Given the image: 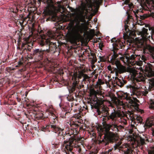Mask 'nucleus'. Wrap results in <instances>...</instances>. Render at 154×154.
Listing matches in <instances>:
<instances>
[{"mask_svg": "<svg viewBox=\"0 0 154 154\" xmlns=\"http://www.w3.org/2000/svg\"><path fill=\"white\" fill-rule=\"evenodd\" d=\"M49 37H51V38H52L53 37V36L52 35H51V36H50Z\"/></svg>", "mask_w": 154, "mask_h": 154, "instance_id": "3c124183", "label": "nucleus"}, {"mask_svg": "<svg viewBox=\"0 0 154 154\" xmlns=\"http://www.w3.org/2000/svg\"><path fill=\"white\" fill-rule=\"evenodd\" d=\"M131 77L133 79L134 83L131 85V87L134 91L137 89H140L142 88L143 85L142 82L145 80L144 76L135 69H131L130 72Z\"/></svg>", "mask_w": 154, "mask_h": 154, "instance_id": "f257e3e1", "label": "nucleus"}, {"mask_svg": "<svg viewBox=\"0 0 154 154\" xmlns=\"http://www.w3.org/2000/svg\"><path fill=\"white\" fill-rule=\"evenodd\" d=\"M50 47L49 45L46 49L42 50V49H37L33 51V54L38 56L39 57V59H41L42 58V55L44 54L45 52L47 53L50 52Z\"/></svg>", "mask_w": 154, "mask_h": 154, "instance_id": "1a4fd4ad", "label": "nucleus"}, {"mask_svg": "<svg viewBox=\"0 0 154 154\" xmlns=\"http://www.w3.org/2000/svg\"><path fill=\"white\" fill-rule=\"evenodd\" d=\"M50 42V41L48 38H44L42 37L39 42V44L41 46H43L45 44H49Z\"/></svg>", "mask_w": 154, "mask_h": 154, "instance_id": "2eb2a0df", "label": "nucleus"}, {"mask_svg": "<svg viewBox=\"0 0 154 154\" xmlns=\"http://www.w3.org/2000/svg\"><path fill=\"white\" fill-rule=\"evenodd\" d=\"M18 11V9L16 8V10H15L14 11V10L13 9L12 11H13V12L14 13H16Z\"/></svg>", "mask_w": 154, "mask_h": 154, "instance_id": "c9c22d12", "label": "nucleus"}, {"mask_svg": "<svg viewBox=\"0 0 154 154\" xmlns=\"http://www.w3.org/2000/svg\"><path fill=\"white\" fill-rule=\"evenodd\" d=\"M84 23H82L79 24V22L76 24L75 27V31H71L69 34V37L71 39H75L79 35V33H82L83 32Z\"/></svg>", "mask_w": 154, "mask_h": 154, "instance_id": "39448f33", "label": "nucleus"}, {"mask_svg": "<svg viewBox=\"0 0 154 154\" xmlns=\"http://www.w3.org/2000/svg\"><path fill=\"white\" fill-rule=\"evenodd\" d=\"M146 74L148 77H154V72L151 68H149L146 71Z\"/></svg>", "mask_w": 154, "mask_h": 154, "instance_id": "f3484780", "label": "nucleus"}, {"mask_svg": "<svg viewBox=\"0 0 154 154\" xmlns=\"http://www.w3.org/2000/svg\"><path fill=\"white\" fill-rule=\"evenodd\" d=\"M115 136V134L112 132H109L107 134H105L103 137V139L100 140V143L106 145L109 142H112L114 139Z\"/></svg>", "mask_w": 154, "mask_h": 154, "instance_id": "6e6552de", "label": "nucleus"}, {"mask_svg": "<svg viewBox=\"0 0 154 154\" xmlns=\"http://www.w3.org/2000/svg\"><path fill=\"white\" fill-rule=\"evenodd\" d=\"M100 61H103V62L105 60H104V58L103 57L100 56Z\"/></svg>", "mask_w": 154, "mask_h": 154, "instance_id": "2f4dec72", "label": "nucleus"}, {"mask_svg": "<svg viewBox=\"0 0 154 154\" xmlns=\"http://www.w3.org/2000/svg\"><path fill=\"white\" fill-rule=\"evenodd\" d=\"M99 135H100V138H101V135L100 134H99Z\"/></svg>", "mask_w": 154, "mask_h": 154, "instance_id": "8fccbe9b", "label": "nucleus"}, {"mask_svg": "<svg viewBox=\"0 0 154 154\" xmlns=\"http://www.w3.org/2000/svg\"><path fill=\"white\" fill-rule=\"evenodd\" d=\"M149 107L150 109L154 110V100H150Z\"/></svg>", "mask_w": 154, "mask_h": 154, "instance_id": "a878e982", "label": "nucleus"}, {"mask_svg": "<svg viewBox=\"0 0 154 154\" xmlns=\"http://www.w3.org/2000/svg\"><path fill=\"white\" fill-rule=\"evenodd\" d=\"M86 5L83 6V9H85L86 5H89V6H91L92 5V2L91 0H86Z\"/></svg>", "mask_w": 154, "mask_h": 154, "instance_id": "4be33fe9", "label": "nucleus"}, {"mask_svg": "<svg viewBox=\"0 0 154 154\" xmlns=\"http://www.w3.org/2000/svg\"><path fill=\"white\" fill-rule=\"evenodd\" d=\"M116 81L117 85L121 87H122L126 83L125 81L123 80L122 78V79L117 78Z\"/></svg>", "mask_w": 154, "mask_h": 154, "instance_id": "a211bd4d", "label": "nucleus"}, {"mask_svg": "<svg viewBox=\"0 0 154 154\" xmlns=\"http://www.w3.org/2000/svg\"><path fill=\"white\" fill-rule=\"evenodd\" d=\"M57 7H58V10L59 11L60 10V9H62V12H64L66 9L64 8V7L63 6H62L59 3L58 4V5H57Z\"/></svg>", "mask_w": 154, "mask_h": 154, "instance_id": "5701e85b", "label": "nucleus"}, {"mask_svg": "<svg viewBox=\"0 0 154 154\" xmlns=\"http://www.w3.org/2000/svg\"><path fill=\"white\" fill-rule=\"evenodd\" d=\"M141 60H143V61H144L146 60L145 57L143 56H142L141 57Z\"/></svg>", "mask_w": 154, "mask_h": 154, "instance_id": "72a5a7b5", "label": "nucleus"}, {"mask_svg": "<svg viewBox=\"0 0 154 154\" xmlns=\"http://www.w3.org/2000/svg\"><path fill=\"white\" fill-rule=\"evenodd\" d=\"M130 24L129 23L128 20H126L125 23V30L126 32H127L129 30L128 28V25H130Z\"/></svg>", "mask_w": 154, "mask_h": 154, "instance_id": "6ab92c4d", "label": "nucleus"}, {"mask_svg": "<svg viewBox=\"0 0 154 154\" xmlns=\"http://www.w3.org/2000/svg\"><path fill=\"white\" fill-rule=\"evenodd\" d=\"M117 56L114 55L112 56V58L110 59V62L113 65H115L116 67L114 68V70L116 74L119 73H121L126 71V69L124 66L122 65L117 59H116Z\"/></svg>", "mask_w": 154, "mask_h": 154, "instance_id": "20e7f679", "label": "nucleus"}, {"mask_svg": "<svg viewBox=\"0 0 154 154\" xmlns=\"http://www.w3.org/2000/svg\"><path fill=\"white\" fill-rule=\"evenodd\" d=\"M53 8H54V9H55V7L54 6H53Z\"/></svg>", "mask_w": 154, "mask_h": 154, "instance_id": "09e8293b", "label": "nucleus"}, {"mask_svg": "<svg viewBox=\"0 0 154 154\" xmlns=\"http://www.w3.org/2000/svg\"><path fill=\"white\" fill-rule=\"evenodd\" d=\"M128 102L130 103H132L133 102V101L132 100H129V101H128Z\"/></svg>", "mask_w": 154, "mask_h": 154, "instance_id": "4c0bfd02", "label": "nucleus"}, {"mask_svg": "<svg viewBox=\"0 0 154 154\" xmlns=\"http://www.w3.org/2000/svg\"><path fill=\"white\" fill-rule=\"evenodd\" d=\"M98 92L95 90L94 89H91L90 91V94L92 95H94L95 97H96L97 94Z\"/></svg>", "mask_w": 154, "mask_h": 154, "instance_id": "412c9836", "label": "nucleus"}, {"mask_svg": "<svg viewBox=\"0 0 154 154\" xmlns=\"http://www.w3.org/2000/svg\"><path fill=\"white\" fill-rule=\"evenodd\" d=\"M131 126L132 128L134 127V125H131Z\"/></svg>", "mask_w": 154, "mask_h": 154, "instance_id": "49530a36", "label": "nucleus"}, {"mask_svg": "<svg viewBox=\"0 0 154 154\" xmlns=\"http://www.w3.org/2000/svg\"><path fill=\"white\" fill-rule=\"evenodd\" d=\"M152 135L154 136V130L152 131ZM148 154H154V147L148 150Z\"/></svg>", "mask_w": 154, "mask_h": 154, "instance_id": "aec40b11", "label": "nucleus"}, {"mask_svg": "<svg viewBox=\"0 0 154 154\" xmlns=\"http://www.w3.org/2000/svg\"><path fill=\"white\" fill-rule=\"evenodd\" d=\"M18 65H20L22 64V63L20 61L19 62H18Z\"/></svg>", "mask_w": 154, "mask_h": 154, "instance_id": "ea45409f", "label": "nucleus"}, {"mask_svg": "<svg viewBox=\"0 0 154 154\" xmlns=\"http://www.w3.org/2000/svg\"><path fill=\"white\" fill-rule=\"evenodd\" d=\"M135 58V56L134 55H131V56L130 59H131L133 60Z\"/></svg>", "mask_w": 154, "mask_h": 154, "instance_id": "473e14b6", "label": "nucleus"}, {"mask_svg": "<svg viewBox=\"0 0 154 154\" xmlns=\"http://www.w3.org/2000/svg\"><path fill=\"white\" fill-rule=\"evenodd\" d=\"M62 137H64V138H63V139H65V137L64 136H63V135H62Z\"/></svg>", "mask_w": 154, "mask_h": 154, "instance_id": "de8ad7c7", "label": "nucleus"}, {"mask_svg": "<svg viewBox=\"0 0 154 154\" xmlns=\"http://www.w3.org/2000/svg\"><path fill=\"white\" fill-rule=\"evenodd\" d=\"M118 105L117 106V107L118 108V109H120L121 107H119V106H122V107H123L124 103L123 102L121 101L120 100H118Z\"/></svg>", "mask_w": 154, "mask_h": 154, "instance_id": "b1692460", "label": "nucleus"}, {"mask_svg": "<svg viewBox=\"0 0 154 154\" xmlns=\"http://www.w3.org/2000/svg\"><path fill=\"white\" fill-rule=\"evenodd\" d=\"M91 55L93 56V58H94V62H95L96 61V59L95 58H94V54H91Z\"/></svg>", "mask_w": 154, "mask_h": 154, "instance_id": "f704fd0d", "label": "nucleus"}, {"mask_svg": "<svg viewBox=\"0 0 154 154\" xmlns=\"http://www.w3.org/2000/svg\"><path fill=\"white\" fill-rule=\"evenodd\" d=\"M100 130L101 132L103 131V129L102 128H100Z\"/></svg>", "mask_w": 154, "mask_h": 154, "instance_id": "a18cd8bd", "label": "nucleus"}, {"mask_svg": "<svg viewBox=\"0 0 154 154\" xmlns=\"http://www.w3.org/2000/svg\"><path fill=\"white\" fill-rule=\"evenodd\" d=\"M102 84V82L101 79H98L97 83V85H100Z\"/></svg>", "mask_w": 154, "mask_h": 154, "instance_id": "7c9ffc66", "label": "nucleus"}, {"mask_svg": "<svg viewBox=\"0 0 154 154\" xmlns=\"http://www.w3.org/2000/svg\"><path fill=\"white\" fill-rule=\"evenodd\" d=\"M145 88H146V89H145L144 90V91H143L142 92V94L144 95V96H146L147 94L148 93V92L149 91V88H148V89H147L146 88V87H145Z\"/></svg>", "mask_w": 154, "mask_h": 154, "instance_id": "bb28decb", "label": "nucleus"}, {"mask_svg": "<svg viewBox=\"0 0 154 154\" xmlns=\"http://www.w3.org/2000/svg\"><path fill=\"white\" fill-rule=\"evenodd\" d=\"M152 120V119L148 118L146 121L145 124H144V126H146L147 127H150L153 125Z\"/></svg>", "mask_w": 154, "mask_h": 154, "instance_id": "dca6fc26", "label": "nucleus"}, {"mask_svg": "<svg viewBox=\"0 0 154 154\" xmlns=\"http://www.w3.org/2000/svg\"><path fill=\"white\" fill-rule=\"evenodd\" d=\"M148 30L147 29L143 28L142 31L139 32L141 37L140 38L139 37L138 40H140L142 42L141 45H142L144 52L146 53L150 52L152 54L153 56L154 57V47H152L148 45H143L142 43L143 42L150 38V35L147 33Z\"/></svg>", "mask_w": 154, "mask_h": 154, "instance_id": "f03ea898", "label": "nucleus"}, {"mask_svg": "<svg viewBox=\"0 0 154 154\" xmlns=\"http://www.w3.org/2000/svg\"><path fill=\"white\" fill-rule=\"evenodd\" d=\"M105 154H111V153H109V152L106 151L105 152Z\"/></svg>", "mask_w": 154, "mask_h": 154, "instance_id": "a19ab883", "label": "nucleus"}, {"mask_svg": "<svg viewBox=\"0 0 154 154\" xmlns=\"http://www.w3.org/2000/svg\"><path fill=\"white\" fill-rule=\"evenodd\" d=\"M121 143H122L120 141H119L117 143L115 144V149H116L119 147L122 148V146H121Z\"/></svg>", "mask_w": 154, "mask_h": 154, "instance_id": "cd10ccee", "label": "nucleus"}, {"mask_svg": "<svg viewBox=\"0 0 154 154\" xmlns=\"http://www.w3.org/2000/svg\"><path fill=\"white\" fill-rule=\"evenodd\" d=\"M122 154H131L132 152L131 148L127 144H125L122 145Z\"/></svg>", "mask_w": 154, "mask_h": 154, "instance_id": "f8f14e48", "label": "nucleus"}, {"mask_svg": "<svg viewBox=\"0 0 154 154\" xmlns=\"http://www.w3.org/2000/svg\"><path fill=\"white\" fill-rule=\"evenodd\" d=\"M141 62H139V63L137 62V65H140L141 64Z\"/></svg>", "mask_w": 154, "mask_h": 154, "instance_id": "79ce46f5", "label": "nucleus"}, {"mask_svg": "<svg viewBox=\"0 0 154 154\" xmlns=\"http://www.w3.org/2000/svg\"><path fill=\"white\" fill-rule=\"evenodd\" d=\"M83 77V79L82 80V82L85 81L86 79H88L89 78V76L85 74Z\"/></svg>", "mask_w": 154, "mask_h": 154, "instance_id": "c756f323", "label": "nucleus"}, {"mask_svg": "<svg viewBox=\"0 0 154 154\" xmlns=\"http://www.w3.org/2000/svg\"><path fill=\"white\" fill-rule=\"evenodd\" d=\"M151 32L152 33L154 34V27L151 28Z\"/></svg>", "mask_w": 154, "mask_h": 154, "instance_id": "e433bc0d", "label": "nucleus"}, {"mask_svg": "<svg viewBox=\"0 0 154 154\" xmlns=\"http://www.w3.org/2000/svg\"><path fill=\"white\" fill-rule=\"evenodd\" d=\"M144 140H141V143L142 144H143L144 143Z\"/></svg>", "mask_w": 154, "mask_h": 154, "instance_id": "37998d69", "label": "nucleus"}, {"mask_svg": "<svg viewBox=\"0 0 154 154\" xmlns=\"http://www.w3.org/2000/svg\"><path fill=\"white\" fill-rule=\"evenodd\" d=\"M149 30H151L150 28H149Z\"/></svg>", "mask_w": 154, "mask_h": 154, "instance_id": "603ef678", "label": "nucleus"}, {"mask_svg": "<svg viewBox=\"0 0 154 154\" xmlns=\"http://www.w3.org/2000/svg\"><path fill=\"white\" fill-rule=\"evenodd\" d=\"M139 3H141L144 1V0H137ZM149 4H151V7H154V0H150Z\"/></svg>", "mask_w": 154, "mask_h": 154, "instance_id": "393cba45", "label": "nucleus"}, {"mask_svg": "<svg viewBox=\"0 0 154 154\" xmlns=\"http://www.w3.org/2000/svg\"><path fill=\"white\" fill-rule=\"evenodd\" d=\"M85 74L82 72H80L78 74L77 73H74L72 76V79L73 80V83L76 85L77 84V81H76L77 78L78 79H80L82 77H83Z\"/></svg>", "mask_w": 154, "mask_h": 154, "instance_id": "ddd939ff", "label": "nucleus"}, {"mask_svg": "<svg viewBox=\"0 0 154 154\" xmlns=\"http://www.w3.org/2000/svg\"><path fill=\"white\" fill-rule=\"evenodd\" d=\"M59 105L60 106V103L59 104Z\"/></svg>", "mask_w": 154, "mask_h": 154, "instance_id": "864d4df0", "label": "nucleus"}, {"mask_svg": "<svg viewBox=\"0 0 154 154\" xmlns=\"http://www.w3.org/2000/svg\"><path fill=\"white\" fill-rule=\"evenodd\" d=\"M67 8L69 9V10L72 12L70 13V16L72 17L75 20L79 19L82 22L85 23L86 22L85 20V14H83L82 11H80L79 9H74L69 6H67Z\"/></svg>", "mask_w": 154, "mask_h": 154, "instance_id": "7ed1b4c3", "label": "nucleus"}, {"mask_svg": "<svg viewBox=\"0 0 154 154\" xmlns=\"http://www.w3.org/2000/svg\"><path fill=\"white\" fill-rule=\"evenodd\" d=\"M124 115V114L123 112L119 110L117 112L114 111L108 116V118L111 119L113 122H114L116 121V118L117 117H121L122 122H123L124 124L126 125L127 124L126 120L123 117Z\"/></svg>", "mask_w": 154, "mask_h": 154, "instance_id": "423d86ee", "label": "nucleus"}, {"mask_svg": "<svg viewBox=\"0 0 154 154\" xmlns=\"http://www.w3.org/2000/svg\"><path fill=\"white\" fill-rule=\"evenodd\" d=\"M124 1L125 3L126 4L127 6H126L128 7V10H130L132 11L134 14L135 15L136 17H138L137 16V14L139 11L138 10H134L133 8L134 7V6L133 4L132 3L130 2L129 0H124Z\"/></svg>", "mask_w": 154, "mask_h": 154, "instance_id": "9d476101", "label": "nucleus"}, {"mask_svg": "<svg viewBox=\"0 0 154 154\" xmlns=\"http://www.w3.org/2000/svg\"><path fill=\"white\" fill-rule=\"evenodd\" d=\"M111 149H109L108 150L107 152H109L110 153V152L111 151Z\"/></svg>", "mask_w": 154, "mask_h": 154, "instance_id": "c03bdc74", "label": "nucleus"}, {"mask_svg": "<svg viewBox=\"0 0 154 154\" xmlns=\"http://www.w3.org/2000/svg\"><path fill=\"white\" fill-rule=\"evenodd\" d=\"M76 141L73 138H69L67 141H64L63 147H64V150L66 154L67 153L66 150L71 152L73 147H76Z\"/></svg>", "mask_w": 154, "mask_h": 154, "instance_id": "0eeeda50", "label": "nucleus"}, {"mask_svg": "<svg viewBox=\"0 0 154 154\" xmlns=\"http://www.w3.org/2000/svg\"><path fill=\"white\" fill-rule=\"evenodd\" d=\"M136 119L139 123L141 122H142V119L141 117L139 116H137L136 118Z\"/></svg>", "mask_w": 154, "mask_h": 154, "instance_id": "c85d7f7f", "label": "nucleus"}, {"mask_svg": "<svg viewBox=\"0 0 154 154\" xmlns=\"http://www.w3.org/2000/svg\"><path fill=\"white\" fill-rule=\"evenodd\" d=\"M51 128L54 129V131L56 133H57L58 135L60 134L61 131H62L63 129L58 127L54 125H50Z\"/></svg>", "mask_w": 154, "mask_h": 154, "instance_id": "4468645a", "label": "nucleus"}, {"mask_svg": "<svg viewBox=\"0 0 154 154\" xmlns=\"http://www.w3.org/2000/svg\"><path fill=\"white\" fill-rule=\"evenodd\" d=\"M105 127L107 131H109L110 129L112 131H117L118 130V126L114 122H112L111 124H106Z\"/></svg>", "mask_w": 154, "mask_h": 154, "instance_id": "9b49d317", "label": "nucleus"}, {"mask_svg": "<svg viewBox=\"0 0 154 154\" xmlns=\"http://www.w3.org/2000/svg\"><path fill=\"white\" fill-rule=\"evenodd\" d=\"M107 68L108 69V70H111V66H109L108 67H107Z\"/></svg>", "mask_w": 154, "mask_h": 154, "instance_id": "58836bf2", "label": "nucleus"}]
</instances>
